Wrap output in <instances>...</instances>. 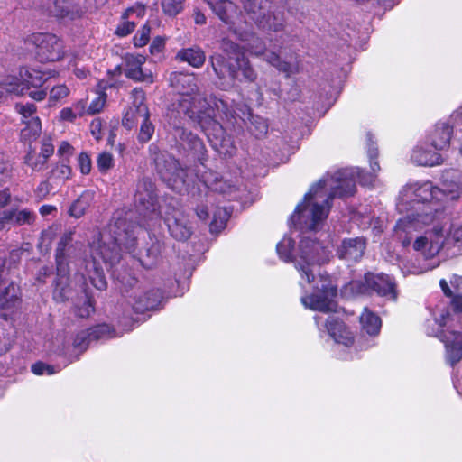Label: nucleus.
<instances>
[{
	"label": "nucleus",
	"instance_id": "obj_19",
	"mask_svg": "<svg viewBox=\"0 0 462 462\" xmlns=\"http://www.w3.org/2000/svg\"><path fill=\"white\" fill-rule=\"evenodd\" d=\"M365 248L364 237L345 238L337 248V255L348 263H356L363 257Z\"/></svg>",
	"mask_w": 462,
	"mask_h": 462
},
{
	"label": "nucleus",
	"instance_id": "obj_27",
	"mask_svg": "<svg viewBox=\"0 0 462 462\" xmlns=\"http://www.w3.org/2000/svg\"><path fill=\"white\" fill-rule=\"evenodd\" d=\"M326 328L330 337L338 344L349 346L353 344L352 333L345 324L334 316L328 317L326 321Z\"/></svg>",
	"mask_w": 462,
	"mask_h": 462
},
{
	"label": "nucleus",
	"instance_id": "obj_53",
	"mask_svg": "<svg viewBox=\"0 0 462 462\" xmlns=\"http://www.w3.org/2000/svg\"><path fill=\"white\" fill-rule=\"evenodd\" d=\"M97 165L101 172H106L114 166V159L107 152H101L97 159Z\"/></svg>",
	"mask_w": 462,
	"mask_h": 462
},
{
	"label": "nucleus",
	"instance_id": "obj_60",
	"mask_svg": "<svg viewBox=\"0 0 462 462\" xmlns=\"http://www.w3.org/2000/svg\"><path fill=\"white\" fill-rule=\"evenodd\" d=\"M52 189V185L48 180L42 181L35 189V195L40 199H45Z\"/></svg>",
	"mask_w": 462,
	"mask_h": 462
},
{
	"label": "nucleus",
	"instance_id": "obj_14",
	"mask_svg": "<svg viewBox=\"0 0 462 462\" xmlns=\"http://www.w3.org/2000/svg\"><path fill=\"white\" fill-rule=\"evenodd\" d=\"M156 169L161 179L168 185L184 182L185 171L171 155L161 154L155 158Z\"/></svg>",
	"mask_w": 462,
	"mask_h": 462
},
{
	"label": "nucleus",
	"instance_id": "obj_39",
	"mask_svg": "<svg viewBox=\"0 0 462 462\" xmlns=\"http://www.w3.org/2000/svg\"><path fill=\"white\" fill-rule=\"evenodd\" d=\"M71 168L64 162H58L49 172L48 178L53 181L54 184L60 185L64 183L71 177Z\"/></svg>",
	"mask_w": 462,
	"mask_h": 462
},
{
	"label": "nucleus",
	"instance_id": "obj_26",
	"mask_svg": "<svg viewBox=\"0 0 462 462\" xmlns=\"http://www.w3.org/2000/svg\"><path fill=\"white\" fill-rule=\"evenodd\" d=\"M21 302L19 287L13 282L0 279V309L13 310Z\"/></svg>",
	"mask_w": 462,
	"mask_h": 462
},
{
	"label": "nucleus",
	"instance_id": "obj_31",
	"mask_svg": "<svg viewBox=\"0 0 462 462\" xmlns=\"http://www.w3.org/2000/svg\"><path fill=\"white\" fill-rule=\"evenodd\" d=\"M160 298V293L155 291L144 293L134 291L131 304L135 312H144L155 309L159 304Z\"/></svg>",
	"mask_w": 462,
	"mask_h": 462
},
{
	"label": "nucleus",
	"instance_id": "obj_38",
	"mask_svg": "<svg viewBox=\"0 0 462 462\" xmlns=\"http://www.w3.org/2000/svg\"><path fill=\"white\" fill-rule=\"evenodd\" d=\"M136 201L143 205L146 209L155 210L156 196L152 190V185L143 182L139 185L137 193L135 195Z\"/></svg>",
	"mask_w": 462,
	"mask_h": 462
},
{
	"label": "nucleus",
	"instance_id": "obj_64",
	"mask_svg": "<svg viewBox=\"0 0 462 462\" xmlns=\"http://www.w3.org/2000/svg\"><path fill=\"white\" fill-rule=\"evenodd\" d=\"M444 242L453 240L456 243L462 242V226L453 225L447 238H444Z\"/></svg>",
	"mask_w": 462,
	"mask_h": 462
},
{
	"label": "nucleus",
	"instance_id": "obj_13",
	"mask_svg": "<svg viewBox=\"0 0 462 462\" xmlns=\"http://www.w3.org/2000/svg\"><path fill=\"white\" fill-rule=\"evenodd\" d=\"M229 113L233 115V117L229 116L228 118L222 113H219V116L222 118H225L228 123L234 125L236 120V116H238L245 123L249 121L250 125H248V130L254 134L256 138H261L266 134L268 131V125L266 121L258 116H254L251 114L250 108L245 105H239L234 109L228 105Z\"/></svg>",
	"mask_w": 462,
	"mask_h": 462
},
{
	"label": "nucleus",
	"instance_id": "obj_16",
	"mask_svg": "<svg viewBox=\"0 0 462 462\" xmlns=\"http://www.w3.org/2000/svg\"><path fill=\"white\" fill-rule=\"evenodd\" d=\"M248 51L252 55L262 57L263 60L276 68L279 71L285 73L287 77L294 72L291 65L282 61L278 53L266 51L265 43L260 38L254 39L248 44Z\"/></svg>",
	"mask_w": 462,
	"mask_h": 462
},
{
	"label": "nucleus",
	"instance_id": "obj_44",
	"mask_svg": "<svg viewBox=\"0 0 462 462\" xmlns=\"http://www.w3.org/2000/svg\"><path fill=\"white\" fill-rule=\"evenodd\" d=\"M229 217V213L226 208H218L214 215L213 220L210 223V231L212 233L218 232L223 229L226 226V223Z\"/></svg>",
	"mask_w": 462,
	"mask_h": 462
},
{
	"label": "nucleus",
	"instance_id": "obj_51",
	"mask_svg": "<svg viewBox=\"0 0 462 462\" xmlns=\"http://www.w3.org/2000/svg\"><path fill=\"white\" fill-rule=\"evenodd\" d=\"M90 336L93 340H99L103 338L112 337L113 330L106 324H101L89 329Z\"/></svg>",
	"mask_w": 462,
	"mask_h": 462
},
{
	"label": "nucleus",
	"instance_id": "obj_37",
	"mask_svg": "<svg viewBox=\"0 0 462 462\" xmlns=\"http://www.w3.org/2000/svg\"><path fill=\"white\" fill-rule=\"evenodd\" d=\"M362 329L370 336H375L379 333L382 326L381 319L365 308L360 316Z\"/></svg>",
	"mask_w": 462,
	"mask_h": 462
},
{
	"label": "nucleus",
	"instance_id": "obj_34",
	"mask_svg": "<svg viewBox=\"0 0 462 462\" xmlns=\"http://www.w3.org/2000/svg\"><path fill=\"white\" fill-rule=\"evenodd\" d=\"M177 58L181 61L188 62L194 68H200L206 60L204 51L198 46L180 50L177 54Z\"/></svg>",
	"mask_w": 462,
	"mask_h": 462
},
{
	"label": "nucleus",
	"instance_id": "obj_49",
	"mask_svg": "<svg viewBox=\"0 0 462 462\" xmlns=\"http://www.w3.org/2000/svg\"><path fill=\"white\" fill-rule=\"evenodd\" d=\"M14 342V329L0 327V356L9 350Z\"/></svg>",
	"mask_w": 462,
	"mask_h": 462
},
{
	"label": "nucleus",
	"instance_id": "obj_25",
	"mask_svg": "<svg viewBox=\"0 0 462 462\" xmlns=\"http://www.w3.org/2000/svg\"><path fill=\"white\" fill-rule=\"evenodd\" d=\"M145 58L142 55H127L125 57V75L136 81L152 83L153 81L151 72H144L142 65Z\"/></svg>",
	"mask_w": 462,
	"mask_h": 462
},
{
	"label": "nucleus",
	"instance_id": "obj_54",
	"mask_svg": "<svg viewBox=\"0 0 462 462\" xmlns=\"http://www.w3.org/2000/svg\"><path fill=\"white\" fill-rule=\"evenodd\" d=\"M93 311H94L93 303H92L90 297L88 294L85 295V300H84L83 305L81 307L75 306V309H74L75 314L80 318H87Z\"/></svg>",
	"mask_w": 462,
	"mask_h": 462
},
{
	"label": "nucleus",
	"instance_id": "obj_15",
	"mask_svg": "<svg viewBox=\"0 0 462 462\" xmlns=\"http://www.w3.org/2000/svg\"><path fill=\"white\" fill-rule=\"evenodd\" d=\"M165 224L171 236L179 241H186L192 235V228L186 215L180 209L167 211L164 217Z\"/></svg>",
	"mask_w": 462,
	"mask_h": 462
},
{
	"label": "nucleus",
	"instance_id": "obj_29",
	"mask_svg": "<svg viewBox=\"0 0 462 462\" xmlns=\"http://www.w3.org/2000/svg\"><path fill=\"white\" fill-rule=\"evenodd\" d=\"M151 243L139 253L138 260L141 265L146 269L155 267L160 260L162 249V244L155 239L150 238Z\"/></svg>",
	"mask_w": 462,
	"mask_h": 462
},
{
	"label": "nucleus",
	"instance_id": "obj_57",
	"mask_svg": "<svg viewBox=\"0 0 462 462\" xmlns=\"http://www.w3.org/2000/svg\"><path fill=\"white\" fill-rule=\"evenodd\" d=\"M92 284L99 291H103L106 289L107 283L103 274L102 270L96 266L95 267V276L91 277Z\"/></svg>",
	"mask_w": 462,
	"mask_h": 462
},
{
	"label": "nucleus",
	"instance_id": "obj_8",
	"mask_svg": "<svg viewBox=\"0 0 462 462\" xmlns=\"http://www.w3.org/2000/svg\"><path fill=\"white\" fill-rule=\"evenodd\" d=\"M210 64L220 80L229 79L231 81H234L239 78V71H241L244 79L247 81L253 82L256 79V72L245 56L236 58V66L235 67L229 64L222 54L215 53L210 56Z\"/></svg>",
	"mask_w": 462,
	"mask_h": 462
},
{
	"label": "nucleus",
	"instance_id": "obj_6",
	"mask_svg": "<svg viewBox=\"0 0 462 462\" xmlns=\"http://www.w3.org/2000/svg\"><path fill=\"white\" fill-rule=\"evenodd\" d=\"M440 211V207L429 208L424 207L421 212L408 215L407 217L401 218L398 220L394 227L396 237L402 242L403 246H408L411 244L412 234L423 226L432 223L436 215Z\"/></svg>",
	"mask_w": 462,
	"mask_h": 462
},
{
	"label": "nucleus",
	"instance_id": "obj_1",
	"mask_svg": "<svg viewBox=\"0 0 462 462\" xmlns=\"http://www.w3.org/2000/svg\"><path fill=\"white\" fill-rule=\"evenodd\" d=\"M356 175L358 182L363 186H370L375 180L374 174L365 173L359 170L344 169L336 171L329 178L321 179L311 186L291 216L296 223L302 221L310 230H315L320 222L328 215L330 200L335 197L352 196L356 191Z\"/></svg>",
	"mask_w": 462,
	"mask_h": 462
},
{
	"label": "nucleus",
	"instance_id": "obj_21",
	"mask_svg": "<svg viewBox=\"0 0 462 462\" xmlns=\"http://www.w3.org/2000/svg\"><path fill=\"white\" fill-rule=\"evenodd\" d=\"M443 245V230L442 228L435 227L430 234V237H418L413 244V248L416 251H421L424 256L429 258L437 254Z\"/></svg>",
	"mask_w": 462,
	"mask_h": 462
},
{
	"label": "nucleus",
	"instance_id": "obj_24",
	"mask_svg": "<svg viewBox=\"0 0 462 462\" xmlns=\"http://www.w3.org/2000/svg\"><path fill=\"white\" fill-rule=\"evenodd\" d=\"M57 265V278L54 282L53 299L57 302L68 300L71 294L68 264Z\"/></svg>",
	"mask_w": 462,
	"mask_h": 462
},
{
	"label": "nucleus",
	"instance_id": "obj_30",
	"mask_svg": "<svg viewBox=\"0 0 462 462\" xmlns=\"http://www.w3.org/2000/svg\"><path fill=\"white\" fill-rule=\"evenodd\" d=\"M207 3L218 18L232 30L235 24L233 17L236 13V5L229 0H207Z\"/></svg>",
	"mask_w": 462,
	"mask_h": 462
},
{
	"label": "nucleus",
	"instance_id": "obj_35",
	"mask_svg": "<svg viewBox=\"0 0 462 462\" xmlns=\"http://www.w3.org/2000/svg\"><path fill=\"white\" fill-rule=\"evenodd\" d=\"M411 160L417 165L430 167L439 165L442 162V159L439 153L422 148H416L413 150Z\"/></svg>",
	"mask_w": 462,
	"mask_h": 462
},
{
	"label": "nucleus",
	"instance_id": "obj_7",
	"mask_svg": "<svg viewBox=\"0 0 462 462\" xmlns=\"http://www.w3.org/2000/svg\"><path fill=\"white\" fill-rule=\"evenodd\" d=\"M23 81L14 77H8L0 82V97L5 93L23 95L30 87L40 88L45 81L55 76V72L40 71L34 69H26L20 72Z\"/></svg>",
	"mask_w": 462,
	"mask_h": 462
},
{
	"label": "nucleus",
	"instance_id": "obj_2",
	"mask_svg": "<svg viewBox=\"0 0 462 462\" xmlns=\"http://www.w3.org/2000/svg\"><path fill=\"white\" fill-rule=\"evenodd\" d=\"M198 80L194 74L173 72L170 76L171 86L180 96L178 104L177 113L185 116L190 123L203 116L213 108L218 113L224 114L227 118L230 115L228 104L217 99L216 97H206L202 95L197 84Z\"/></svg>",
	"mask_w": 462,
	"mask_h": 462
},
{
	"label": "nucleus",
	"instance_id": "obj_61",
	"mask_svg": "<svg viewBox=\"0 0 462 462\" xmlns=\"http://www.w3.org/2000/svg\"><path fill=\"white\" fill-rule=\"evenodd\" d=\"M53 152L54 147L51 142V139L43 138L42 141L41 152L39 154L48 161V159L52 155Z\"/></svg>",
	"mask_w": 462,
	"mask_h": 462
},
{
	"label": "nucleus",
	"instance_id": "obj_3",
	"mask_svg": "<svg viewBox=\"0 0 462 462\" xmlns=\"http://www.w3.org/2000/svg\"><path fill=\"white\" fill-rule=\"evenodd\" d=\"M126 224L123 220H117L114 228L111 229L112 235L101 234L100 240L92 247V257L96 263L97 257L104 263L114 265L121 259L122 247L133 253L136 244L134 230L125 227Z\"/></svg>",
	"mask_w": 462,
	"mask_h": 462
},
{
	"label": "nucleus",
	"instance_id": "obj_23",
	"mask_svg": "<svg viewBox=\"0 0 462 462\" xmlns=\"http://www.w3.org/2000/svg\"><path fill=\"white\" fill-rule=\"evenodd\" d=\"M441 193L439 196L441 200L455 199L462 194V173L457 171H448L442 176Z\"/></svg>",
	"mask_w": 462,
	"mask_h": 462
},
{
	"label": "nucleus",
	"instance_id": "obj_62",
	"mask_svg": "<svg viewBox=\"0 0 462 462\" xmlns=\"http://www.w3.org/2000/svg\"><path fill=\"white\" fill-rule=\"evenodd\" d=\"M13 226V217L11 209L4 210L0 213V231Z\"/></svg>",
	"mask_w": 462,
	"mask_h": 462
},
{
	"label": "nucleus",
	"instance_id": "obj_42",
	"mask_svg": "<svg viewBox=\"0 0 462 462\" xmlns=\"http://www.w3.org/2000/svg\"><path fill=\"white\" fill-rule=\"evenodd\" d=\"M294 247V241L289 236H284L277 245L276 250L282 260L284 262H293L291 251Z\"/></svg>",
	"mask_w": 462,
	"mask_h": 462
},
{
	"label": "nucleus",
	"instance_id": "obj_22",
	"mask_svg": "<svg viewBox=\"0 0 462 462\" xmlns=\"http://www.w3.org/2000/svg\"><path fill=\"white\" fill-rule=\"evenodd\" d=\"M173 129L174 137L180 141L184 148L192 151L199 159L204 156L206 148L202 140L198 135L175 123H173Z\"/></svg>",
	"mask_w": 462,
	"mask_h": 462
},
{
	"label": "nucleus",
	"instance_id": "obj_17",
	"mask_svg": "<svg viewBox=\"0 0 462 462\" xmlns=\"http://www.w3.org/2000/svg\"><path fill=\"white\" fill-rule=\"evenodd\" d=\"M92 5V0H55L50 13L55 17L75 19Z\"/></svg>",
	"mask_w": 462,
	"mask_h": 462
},
{
	"label": "nucleus",
	"instance_id": "obj_4",
	"mask_svg": "<svg viewBox=\"0 0 462 462\" xmlns=\"http://www.w3.org/2000/svg\"><path fill=\"white\" fill-rule=\"evenodd\" d=\"M330 252L319 241L304 237L299 245V254L294 257V266L301 279L310 283L315 279L316 267L329 260Z\"/></svg>",
	"mask_w": 462,
	"mask_h": 462
},
{
	"label": "nucleus",
	"instance_id": "obj_50",
	"mask_svg": "<svg viewBox=\"0 0 462 462\" xmlns=\"http://www.w3.org/2000/svg\"><path fill=\"white\" fill-rule=\"evenodd\" d=\"M93 341L92 337L90 336L89 329L80 331L75 337L73 346L74 348L79 349L80 351H84L88 348L89 343Z\"/></svg>",
	"mask_w": 462,
	"mask_h": 462
},
{
	"label": "nucleus",
	"instance_id": "obj_28",
	"mask_svg": "<svg viewBox=\"0 0 462 462\" xmlns=\"http://www.w3.org/2000/svg\"><path fill=\"white\" fill-rule=\"evenodd\" d=\"M254 23L259 29L274 32H282L286 27L283 13L271 11L270 7Z\"/></svg>",
	"mask_w": 462,
	"mask_h": 462
},
{
	"label": "nucleus",
	"instance_id": "obj_63",
	"mask_svg": "<svg viewBox=\"0 0 462 462\" xmlns=\"http://www.w3.org/2000/svg\"><path fill=\"white\" fill-rule=\"evenodd\" d=\"M104 105H105V97H101V96L97 97L88 106V114L95 115L97 113H99L102 110Z\"/></svg>",
	"mask_w": 462,
	"mask_h": 462
},
{
	"label": "nucleus",
	"instance_id": "obj_10",
	"mask_svg": "<svg viewBox=\"0 0 462 462\" xmlns=\"http://www.w3.org/2000/svg\"><path fill=\"white\" fill-rule=\"evenodd\" d=\"M451 319L452 315L449 310H445L435 319V321L442 328L436 336L445 343L447 361L454 365L462 359V342L458 341V337L462 336L457 335L455 330L443 329Z\"/></svg>",
	"mask_w": 462,
	"mask_h": 462
},
{
	"label": "nucleus",
	"instance_id": "obj_58",
	"mask_svg": "<svg viewBox=\"0 0 462 462\" xmlns=\"http://www.w3.org/2000/svg\"><path fill=\"white\" fill-rule=\"evenodd\" d=\"M69 93V90L65 85L53 87L50 91V101H59L66 97Z\"/></svg>",
	"mask_w": 462,
	"mask_h": 462
},
{
	"label": "nucleus",
	"instance_id": "obj_33",
	"mask_svg": "<svg viewBox=\"0 0 462 462\" xmlns=\"http://www.w3.org/2000/svg\"><path fill=\"white\" fill-rule=\"evenodd\" d=\"M243 9L254 23L268 11L269 0H241Z\"/></svg>",
	"mask_w": 462,
	"mask_h": 462
},
{
	"label": "nucleus",
	"instance_id": "obj_45",
	"mask_svg": "<svg viewBox=\"0 0 462 462\" xmlns=\"http://www.w3.org/2000/svg\"><path fill=\"white\" fill-rule=\"evenodd\" d=\"M221 50L228 56L229 60H235V61H236V58L245 56L242 48L226 38L221 41Z\"/></svg>",
	"mask_w": 462,
	"mask_h": 462
},
{
	"label": "nucleus",
	"instance_id": "obj_43",
	"mask_svg": "<svg viewBox=\"0 0 462 462\" xmlns=\"http://www.w3.org/2000/svg\"><path fill=\"white\" fill-rule=\"evenodd\" d=\"M73 235H74V231L69 230V231L66 232L60 237V240L57 249H56V254H55L56 264H60V263L68 264V263L66 261V256H65V250H66V247L72 241Z\"/></svg>",
	"mask_w": 462,
	"mask_h": 462
},
{
	"label": "nucleus",
	"instance_id": "obj_41",
	"mask_svg": "<svg viewBox=\"0 0 462 462\" xmlns=\"http://www.w3.org/2000/svg\"><path fill=\"white\" fill-rule=\"evenodd\" d=\"M24 127L21 130L22 137L25 140H35L42 132V125L39 117H32L23 120Z\"/></svg>",
	"mask_w": 462,
	"mask_h": 462
},
{
	"label": "nucleus",
	"instance_id": "obj_36",
	"mask_svg": "<svg viewBox=\"0 0 462 462\" xmlns=\"http://www.w3.org/2000/svg\"><path fill=\"white\" fill-rule=\"evenodd\" d=\"M94 197L95 193L93 191H83L81 195L70 206L69 210V215L76 218L81 217L92 204Z\"/></svg>",
	"mask_w": 462,
	"mask_h": 462
},
{
	"label": "nucleus",
	"instance_id": "obj_5",
	"mask_svg": "<svg viewBox=\"0 0 462 462\" xmlns=\"http://www.w3.org/2000/svg\"><path fill=\"white\" fill-rule=\"evenodd\" d=\"M215 110L209 111L193 122L207 134L212 147L225 156H232L236 152V146L230 135L226 134L223 126L215 120Z\"/></svg>",
	"mask_w": 462,
	"mask_h": 462
},
{
	"label": "nucleus",
	"instance_id": "obj_11",
	"mask_svg": "<svg viewBox=\"0 0 462 462\" xmlns=\"http://www.w3.org/2000/svg\"><path fill=\"white\" fill-rule=\"evenodd\" d=\"M439 193H441L439 188L433 186L430 181L407 184L401 191V202L398 206L401 207L409 202L434 203V200L441 201Z\"/></svg>",
	"mask_w": 462,
	"mask_h": 462
},
{
	"label": "nucleus",
	"instance_id": "obj_48",
	"mask_svg": "<svg viewBox=\"0 0 462 462\" xmlns=\"http://www.w3.org/2000/svg\"><path fill=\"white\" fill-rule=\"evenodd\" d=\"M185 0H162L161 5L163 13L168 16H176L183 9Z\"/></svg>",
	"mask_w": 462,
	"mask_h": 462
},
{
	"label": "nucleus",
	"instance_id": "obj_32",
	"mask_svg": "<svg viewBox=\"0 0 462 462\" xmlns=\"http://www.w3.org/2000/svg\"><path fill=\"white\" fill-rule=\"evenodd\" d=\"M452 127L447 123H438L431 134V145L437 150H444L449 146Z\"/></svg>",
	"mask_w": 462,
	"mask_h": 462
},
{
	"label": "nucleus",
	"instance_id": "obj_59",
	"mask_svg": "<svg viewBox=\"0 0 462 462\" xmlns=\"http://www.w3.org/2000/svg\"><path fill=\"white\" fill-rule=\"evenodd\" d=\"M78 164L82 174H88L91 171V159L86 152H81L78 157Z\"/></svg>",
	"mask_w": 462,
	"mask_h": 462
},
{
	"label": "nucleus",
	"instance_id": "obj_12",
	"mask_svg": "<svg viewBox=\"0 0 462 462\" xmlns=\"http://www.w3.org/2000/svg\"><path fill=\"white\" fill-rule=\"evenodd\" d=\"M337 287L330 282L322 284L319 291L312 295L301 298L302 304L312 310L321 312L335 311L337 303L335 298L337 296Z\"/></svg>",
	"mask_w": 462,
	"mask_h": 462
},
{
	"label": "nucleus",
	"instance_id": "obj_56",
	"mask_svg": "<svg viewBox=\"0 0 462 462\" xmlns=\"http://www.w3.org/2000/svg\"><path fill=\"white\" fill-rule=\"evenodd\" d=\"M151 28L149 25L144 24L134 35V42L137 47L144 46L150 38Z\"/></svg>",
	"mask_w": 462,
	"mask_h": 462
},
{
	"label": "nucleus",
	"instance_id": "obj_18",
	"mask_svg": "<svg viewBox=\"0 0 462 462\" xmlns=\"http://www.w3.org/2000/svg\"><path fill=\"white\" fill-rule=\"evenodd\" d=\"M133 104L123 117V125L128 130L133 129L141 120L148 116V107L144 105L145 95L140 88L132 91Z\"/></svg>",
	"mask_w": 462,
	"mask_h": 462
},
{
	"label": "nucleus",
	"instance_id": "obj_55",
	"mask_svg": "<svg viewBox=\"0 0 462 462\" xmlns=\"http://www.w3.org/2000/svg\"><path fill=\"white\" fill-rule=\"evenodd\" d=\"M16 111L22 116V122L23 123V120H30L32 117H36L34 116L36 111V106L33 104L27 103L25 105L23 104H17L15 106Z\"/></svg>",
	"mask_w": 462,
	"mask_h": 462
},
{
	"label": "nucleus",
	"instance_id": "obj_52",
	"mask_svg": "<svg viewBox=\"0 0 462 462\" xmlns=\"http://www.w3.org/2000/svg\"><path fill=\"white\" fill-rule=\"evenodd\" d=\"M13 166L8 157L0 152V183L5 182L12 174Z\"/></svg>",
	"mask_w": 462,
	"mask_h": 462
},
{
	"label": "nucleus",
	"instance_id": "obj_9",
	"mask_svg": "<svg viewBox=\"0 0 462 462\" xmlns=\"http://www.w3.org/2000/svg\"><path fill=\"white\" fill-rule=\"evenodd\" d=\"M27 42L35 48L38 59L42 62L60 60L63 55V43L51 33H33L28 37Z\"/></svg>",
	"mask_w": 462,
	"mask_h": 462
},
{
	"label": "nucleus",
	"instance_id": "obj_20",
	"mask_svg": "<svg viewBox=\"0 0 462 462\" xmlns=\"http://www.w3.org/2000/svg\"><path fill=\"white\" fill-rule=\"evenodd\" d=\"M365 281L368 288L375 291L378 295L388 297L393 300H396V285L391 276L383 273H368L365 276Z\"/></svg>",
	"mask_w": 462,
	"mask_h": 462
},
{
	"label": "nucleus",
	"instance_id": "obj_46",
	"mask_svg": "<svg viewBox=\"0 0 462 462\" xmlns=\"http://www.w3.org/2000/svg\"><path fill=\"white\" fill-rule=\"evenodd\" d=\"M47 160L35 152L30 151L24 157V163L34 171H41L44 169Z\"/></svg>",
	"mask_w": 462,
	"mask_h": 462
},
{
	"label": "nucleus",
	"instance_id": "obj_47",
	"mask_svg": "<svg viewBox=\"0 0 462 462\" xmlns=\"http://www.w3.org/2000/svg\"><path fill=\"white\" fill-rule=\"evenodd\" d=\"M154 133V125L150 121V114L141 120L140 132L138 134V140L141 143H147L151 140Z\"/></svg>",
	"mask_w": 462,
	"mask_h": 462
},
{
	"label": "nucleus",
	"instance_id": "obj_40",
	"mask_svg": "<svg viewBox=\"0 0 462 462\" xmlns=\"http://www.w3.org/2000/svg\"><path fill=\"white\" fill-rule=\"evenodd\" d=\"M13 226H31L36 220V214L29 208H11Z\"/></svg>",
	"mask_w": 462,
	"mask_h": 462
}]
</instances>
